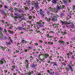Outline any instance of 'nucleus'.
Returning a JSON list of instances; mask_svg holds the SVG:
<instances>
[{
    "label": "nucleus",
    "mask_w": 75,
    "mask_h": 75,
    "mask_svg": "<svg viewBox=\"0 0 75 75\" xmlns=\"http://www.w3.org/2000/svg\"><path fill=\"white\" fill-rule=\"evenodd\" d=\"M50 15L51 17L52 18L51 19V21H55L59 17V16L56 13L55 15L53 13H51Z\"/></svg>",
    "instance_id": "1"
},
{
    "label": "nucleus",
    "mask_w": 75,
    "mask_h": 75,
    "mask_svg": "<svg viewBox=\"0 0 75 75\" xmlns=\"http://www.w3.org/2000/svg\"><path fill=\"white\" fill-rule=\"evenodd\" d=\"M59 5L57 4L56 6V8L57 10H62L64 9L65 8V6L63 5H61L60 4H59Z\"/></svg>",
    "instance_id": "2"
},
{
    "label": "nucleus",
    "mask_w": 75,
    "mask_h": 75,
    "mask_svg": "<svg viewBox=\"0 0 75 75\" xmlns=\"http://www.w3.org/2000/svg\"><path fill=\"white\" fill-rule=\"evenodd\" d=\"M44 12L41 9H39V13L40 14L41 18H44L45 17V14H44Z\"/></svg>",
    "instance_id": "3"
},
{
    "label": "nucleus",
    "mask_w": 75,
    "mask_h": 75,
    "mask_svg": "<svg viewBox=\"0 0 75 75\" xmlns=\"http://www.w3.org/2000/svg\"><path fill=\"white\" fill-rule=\"evenodd\" d=\"M37 24L38 25H37V26H38V27L40 28H43V27H44V25H45V23L44 22H42L41 23H38Z\"/></svg>",
    "instance_id": "4"
},
{
    "label": "nucleus",
    "mask_w": 75,
    "mask_h": 75,
    "mask_svg": "<svg viewBox=\"0 0 75 75\" xmlns=\"http://www.w3.org/2000/svg\"><path fill=\"white\" fill-rule=\"evenodd\" d=\"M37 64L34 63L31 64L30 65V67L31 68H34V69H35V67H37Z\"/></svg>",
    "instance_id": "5"
},
{
    "label": "nucleus",
    "mask_w": 75,
    "mask_h": 75,
    "mask_svg": "<svg viewBox=\"0 0 75 75\" xmlns=\"http://www.w3.org/2000/svg\"><path fill=\"white\" fill-rule=\"evenodd\" d=\"M44 20L45 21L46 23H49L50 21H51V18H50V17L49 16V18L45 17L43 18Z\"/></svg>",
    "instance_id": "6"
},
{
    "label": "nucleus",
    "mask_w": 75,
    "mask_h": 75,
    "mask_svg": "<svg viewBox=\"0 0 75 75\" xmlns=\"http://www.w3.org/2000/svg\"><path fill=\"white\" fill-rule=\"evenodd\" d=\"M47 72L50 75H52V74H55V72H54V69H50L49 70H47Z\"/></svg>",
    "instance_id": "7"
},
{
    "label": "nucleus",
    "mask_w": 75,
    "mask_h": 75,
    "mask_svg": "<svg viewBox=\"0 0 75 75\" xmlns=\"http://www.w3.org/2000/svg\"><path fill=\"white\" fill-rule=\"evenodd\" d=\"M74 66V65L72 64V63H70V65H68V67L69 69H70L71 72L74 71V69H72V67Z\"/></svg>",
    "instance_id": "8"
},
{
    "label": "nucleus",
    "mask_w": 75,
    "mask_h": 75,
    "mask_svg": "<svg viewBox=\"0 0 75 75\" xmlns=\"http://www.w3.org/2000/svg\"><path fill=\"white\" fill-rule=\"evenodd\" d=\"M25 2L27 4V6H28L29 7L30 6L31 4H30V3H31V1L30 0H28V1H25Z\"/></svg>",
    "instance_id": "9"
},
{
    "label": "nucleus",
    "mask_w": 75,
    "mask_h": 75,
    "mask_svg": "<svg viewBox=\"0 0 75 75\" xmlns=\"http://www.w3.org/2000/svg\"><path fill=\"white\" fill-rule=\"evenodd\" d=\"M45 36L46 37H47V38H52L54 37V36H50L49 34H47Z\"/></svg>",
    "instance_id": "10"
},
{
    "label": "nucleus",
    "mask_w": 75,
    "mask_h": 75,
    "mask_svg": "<svg viewBox=\"0 0 75 75\" xmlns=\"http://www.w3.org/2000/svg\"><path fill=\"white\" fill-rule=\"evenodd\" d=\"M38 2L36 3H35L34 4V6L35 7V9H37L38 8Z\"/></svg>",
    "instance_id": "11"
},
{
    "label": "nucleus",
    "mask_w": 75,
    "mask_h": 75,
    "mask_svg": "<svg viewBox=\"0 0 75 75\" xmlns=\"http://www.w3.org/2000/svg\"><path fill=\"white\" fill-rule=\"evenodd\" d=\"M34 74V71H33L29 70V72L28 73V75H33Z\"/></svg>",
    "instance_id": "12"
},
{
    "label": "nucleus",
    "mask_w": 75,
    "mask_h": 75,
    "mask_svg": "<svg viewBox=\"0 0 75 75\" xmlns=\"http://www.w3.org/2000/svg\"><path fill=\"white\" fill-rule=\"evenodd\" d=\"M4 62L5 64H6V62L5 60H0V65H2V64H4Z\"/></svg>",
    "instance_id": "13"
},
{
    "label": "nucleus",
    "mask_w": 75,
    "mask_h": 75,
    "mask_svg": "<svg viewBox=\"0 0 75 75\" xmlns=\"http://www.w3.org/2000/svg\"><path fill=\"white\" fill-rule=\"evenodd\" d=\"M48 9L50 11H55V9L54 8H51V7L48 8Z\"/></svg>",
    "instance_id": "14"
},
{
    "label": "nucleus",
    "mask_w": 75,
    "mask_h": 75,
    "mask_svg": "<svg viewBox=\"0 0 75 75\" xmlns=\"http://www.w3.org/2000/svg\"><path fill=\"white\" fill-rule=\"evenodd\" d=\"M52 3L54 4H58V2H57V1H56V0H52L51 1Z\"/></svg>",
    "instance_id": "15"
},
{
    "label": "nucleus",
    "mask_w": 75,
    "mask_h": 75,
    "mask_svg": "<svg viewBox=\"0 0 75 75\" xmlns=\"http://www.w3.org/2000/svg\"><path fill=\"white\" fill-rule=\"evenodd\" d=\"M45 12L47 14L48 16H50V15L51 14V13H50V11H45Z\"/></svg>",
    "instance_id": "16"
},
{
    "label": "nucleus",
    "mask_w": 75,
    "mask_h": 75,
    "mask_svg": "<svg viewBox=\"0 0 75 75\" xmlns=\"http://www.w3.org/2000/svg\"><path fill=\"white\" fill-rule=\"evenodd\" d=\"M26 6H23V8H24L25 11H27V10H29V8L27 7V5H25Z\"/></svg>",
    "instance_id": "17"
},
{
    "label": "nucleus",
    "mask_w": 75,
    "mask_h": 75,
    "mask_svg": "<svg viewBox=\"0 0 75 75\" xmlns=\"http://www.w3.org/2000/svg\"><path fill=\"white\" fill-rule=\"evenodd\" d=\"M4 36H3V33L0 30V38H3Z\"/></svg>",
    "instance_id": "18"
},
{
    "label": "nucleus",
    "mask_w": 75,
    "mask_h": 75,
    "mask_svg": "<svg viewBox=\"0 0 75 75\" xmlns=\"http://www.w3.org/2000/svg\"><path fill=\"white\" fill-rule=\"evenodd\" d=\"M8 10H9L10 11H11V13H13V7H11V6H10V8L8 9Z\"/></svg>",
    "instance_id": "19"
},
{
    "label": "nucleus",
    "mask_w": 75,
    "mask_h": 75,
    "mask_svg": "<svg viewBox=\"0 0 75 75\" xmlns=\"http://www.w3.org/2000/svg\"><path fill=\"white\" fill-rule=\"evenodd\" d=\"M43 56H44L45 58H47V57H49V55L47 54H44Z\"/></svg>",
    "instance_id": "20"
},
{
    "label": "nucleus",
    "mask_w": 75,
    "mask_h": 75,
    "mask_svg": "<svg viewBox=\"0 0 75 75\" xmlns=\"http://www.w3.org/2000/svg\"><path fill=\"white\" fill-rule=\"evenodd\" d=\"M61 23H62V25H66V24H67V23L65 22L61 21Z\"/></svg>",
    "instance_id": "21"
},
{
    "label": "nucleus",
    "mask_w": 75,
    "mask_h": 75,
    "mask_svg": "<svg viewBox=\"0 0 75 75\" xmlns=\"http://www.w3.org/2000/svg\"><path fill=\"white\" fill-rule=\"evenodd\" d=\"M21 41L22 43H23V44H26V43H27V41L24 40H22Z\"/></svg>",
    "instance_id": "22"
},
{
    "label": "nucleus",
    "mask_w": 75,
    "mask_h": 75,
    "mask_svg": "<svg viewBox=\"0 0 75 75\" xmlns=\"http://www.w3.org/2000/svg\"><path fill=\"white\" fill-rule=\"evenodd\" d=\"M53 27L54 28H58V26H57L56 24H53Z\"/></svg>",
    "instance_id": "23"
},
{
    "label": "nucleus",
    "mask_w": 75,
    "mask_h": 75,
    "mask_svg": "<svg viewBox=\"0 0 75 75\" xmlns=\"http://www.w3.org/2000/svg\"><path fill=\"white\" fill-rule=\"evenodd\" d=\"M0 48H1V50H6V47H4L2 46H0Z\"/></svg>",
    "instance_id": "24"
},
{
    "label": "nucleus",
    "mask_w": 75,
    "mask_h": 75,
    "mask_svg": "<svg viewBox=\"0 0 75 75\" xmlns=\"http://www.w3.org/2000/svg\"><path fill=\"white\" fill-rule=\"evenodd\" d=\"M47 44H49V45H53V44H54V43L51 42H47Z\"/></svg>",
    "instance_id": "25"
},
{
    "label": "nucleus",
    "mask_w": 75,
    "mask_h": 75,
    "mask_svg": "<svg viewBox=\"0 0 75 75\" xmlns=\"http://www.w3.org/2000/svg\"><path fill=\"white\" fill-rule=\"evenodd\" d=\"M6 45H11V43H10V41H9L8 42H6Z\"/></svg>",
    "instance_id": "26"
},
{
    "label": "nucleus",
    "mask_w": 75,
    "mask_h": 75,
    "mask_svg": "<svg viewBox=\"0 0 75 75\" xmlns=\"http://www.w3.org/2000/svg\"><path fill=\"white\" fill-rule=\"evenodd\" d=\"M17 30H20L21 31L22 30V27H18L17 28Z\"/></svg>",
    "instance_id": "27"
},
{
    "label": "nucleus",
    "mask_w": 75,
    "mask_h": 75,
    "mask_svg": "<svg viewBox=\"0 0 75 75\" xmlns=\"http://www.w3.org/2000/svg\"><path fill=\"white\" fill-rule=\"evenodd\" d=\"M53 66H57V62H53Z\"/></svg>",
    "instance_id": "28"
},
{
    "label": "nucleus",
    "mask_w": 75,
    "mask_h": 75,
    "mask_svg": "<svg viewBox=\"0 0 75 75\" xmlns=\"http://www.w3.org/2000/svg\"><path fill=\"white\" fill-rule=\"evenodd\" d=\"M7 31H8V33H10V34H13V32H12L11 31V30H7Z\"/></svg>",
    "instance_id": "29"
},
{
    "label": "nucleus",
    "mask_w": 75,
    "mask_h": 75,
    "mask_svg": "<svg viewBox=\"0 0 75 75\" xmlns=\"http://www.w3.org/2000/svg\"><path fill=\"white\" fill-rule=\"evenodd\" d=\"M15 16H17V17H20V15L18 14V13H16L15 14Z\"/></svg>",
    "instance_id": "30"
},
{
    "label": "nucleus",
    "mask_w": 75,
    "mask_h": 75,
    "mask_svg": "<svg viewBox=\"0 0 75 75\" xmlns=\"http://www.w3.org/2000/svg\"><path fill=\"white\" fill-rule=\"evenodd\" d=\"M12 72H15V71H14V69L13 68H11L10 70Z\"/></svg>",
    "instance_id": "31"
},
{
    "label": "nucleus",
    "mask_w": 75,
    "mask_h": 75,
    "mask_svg": "<svg viewBox=\"0 0 75 75\" xmlns=\"http://www.w3.org/2000/svg\"><path fill=\"white\" fill-rule=\"evenodd\" d=\"M0 11L2 14H4V10H0Z\"/></svg>",
    "instance_id": "32"
},
{
    "label": "nucleus",
    "mask_w": 75,
    "mask_h": 75,
    "mask_svg": "<svg viewBox=\"0 0 75 75\" xmlns=\"http://www.w3.org/2000/svg\"><path fill=\"white\" fill-rule=\"evenodd\" d=\"M29 58H30V59H34V57H33V56L31 55H30L29 56Z\"/></svg>",
    "instance_id": "33"
},
{
    "label": "nucleus",
    "mask_w": 75,
    "mask_h": 75,
    "mask_svg": "<svg viewBox=\"0 0 75 75\" xmlns=\"http://www.w3.org/2000/svg\"><path fill=\"white\" fill-rule=\"evenodd\" d=\"M60 43H61V44H65V42L64 41H59Z\"/></svg>",
    "instance_id": "34"
},
{
    "label": "nucleus",
    "mask_w": 75,
    "mask_h": 75,
    "mask_svg": "<svg viewBox=\"0 0 75 75\" xmlns=\"http://www.w3.org/2000/svg\"><path fill=\"white\" fill-rule=\"evenodd\" d=\"M72 24V22H71V21H69V22L67 23V25H68V24Z\"/></svg>",
    "instance_id": "35"
},
{
    "label": "nucleus",
    "mask_w": 75,
    "mask_h": 75,
    "mask_svg": "<svg viewBox=\"0 0 75 75\" xmlns=\"http://www.w3.org/2000/svg\"><path fill=\"white\" fill-rule=\"evenodd\" d=\"M55 74L56 75H59L60 73H59L58 71H56Z\"/></svg>",
    "instance_id": "36"
},
{
    "label": "nucleus",
    "mask_w": 75,
    "mask_h": 75,
    "mask_svg": "<svg viewBox=\"0 0 75 75\" xmlns=\"http://www.w3.org/2000/svg\"><path fill=\"white\" fill-rule=\"evenodd\" d=\"M12 4L14 6H17V3H13Z\"/></svg>",
    "instance_id": "37"
},
{
    "label": "nucleus",
    "mask_w": 75,
    "mask_h": 75,
    "mask_svg": "<svg viewBox=\"0 0 75 75\" xmlns=\"http://www.w3.org/2000/svg\"><path fill=\"white\" fill-rule=\"evenodd\" d=\"M49 58L50 59V60H52V59L53 58V57L52 56H51L49 57Z\"/></svg>",
    "instance_id": "38"
},
{
    "label": "nucleus",
    "mask_w": 75,
    "mask_h": 75,
    "mask_svg": "<svg viewBox=\"0 0 75 75\" xmlns=\"http://www.w3.org/2000/svg\"><path fill=\"white\" fill-rule=\"evenodd\" d=\"M7 50H8V52H9V53H11V52H12V51L9 49H7Z\"/></svg>",
    "instance_id": "39"
},
{
    "label": "nucleus",
    "mask_w": 75,
    "mask_h": 75,
    "mask_svg": "<svg viewBox=\"0 0 75 75\" xmlns=\"http://www.w3.org/2000/svg\"><path fill=\"white\" fill-rule=\"evenodd\" d=\"M22 11V10L20 8L18 10V11L19 13H21V11Z\"/></svg>",
    "instance_id": "40"
},
{
    "label": "nucleus",
    "mask_w": 75,
    "mask_h": 75,
    "mask_svg": "<svg viewBox=\"0 0 75 75\" xmlns=\"http://www.w3.org/2000/svg\"><path fill=\"white\" fill-rule=\"evenodd\" d=\"M7 39H8V38H7V37H5L4 38V40H7Z\"/></svg>",
    "instance_id": "41"
},
{
    "label": "nucleus",
    "mask_w": 75,
    "mask_h": 75,
    "mask_svg": "<svg viewBox=\"0 0 75 75\" xmlns=\"http://www.w3.org/2000/svg\"><path fill=\"white\" fill-rule=\"evenodd\" d=\"M14 10L16 11H17L18 10V9L16 8H14Z\"/></svg>",
    "instance_id": "42"
},
{
    "label": "nucleus",
    "mask_w": 75,
    "mask_h": 75,
    "mask_svg": "<svg viewBox=\"0 0 75 75\" xmlns=\"http://www.w3.org/2000/svg\"><path fill=\"white\" fill-rule=\"evenodd\" d=\"M59 58L60 59L62 60V61H63V59H64V58H63V57H61V56H60L59 57Z\"/></svg>",
    "instance_id": "43"
},
{
    "label": "nucleus",
    "mask_w": 75,
    "mask_h": 75,
    "mask_svg": "<svg viewBox=\"0 0 75 75\" xmlns=\"http://www.w3.org/2000/svg\"><path fill=\"white\" fill-rule=\"evenodd\" d=\"M4 31L5 33L6 34V33H7V31L6 29H4Z\"/></svg>",
    "instance_id": "44"
},
{
    "label": "nucleus",
    "mask_w": 75,
    "mask_h": 75,
    "mask_svg": "<svg viewBox=\"0 0 75 75\" xmlns=\"http://www.w3.org/2000/svg\"><path fill=\"white\" fill-rule=\"evenodd\" d=\"M63 2H64V3H67V0H64Z\"/></svg>",
    "instance_id": "45"
},
{
    "label": "nucleus",
    "mask_w": 75,
    "mask_h": 75,
    "mask_svg": "<svg viewBox=\"0 0 75 75\" xmlns=\"http://www.w3.org/2000/svg\"><path fill=\"white\" fill-rule=\"evenodd\" d=\"M26 69H28V68H29V65L28 64L26 65Z\"/></svg>",
    "instance_id": "46"
},
{
    "label": "nucleus",
    "mask_w": 75,
    "mask_h": 75,
    "mask_svg": "<svg viewBox=\"0 0 75 75\" xmlns=\"http://www.w3.org/2000/svg\"><path fill=\"white\" fill-rule=\"evenodd\" d=\"M62 65H64V66H65L67 64H65L64 63H62Z\"/></svg>",
    "instance_id": "47"
},
{
    "label": "nucleus",
    "mask_w": 75,
    "mask_h": 75,
    "mask_svg": "<svg viewBox=\"0 0 75 75\" xmlns=\"http://www.w3.org/2000/svg\"><path fill=\"white\" fill-rule=\"evenodd\" d=\"M12 68H13V69H15V68H16V66H14V65L12 66Z\"/></svg>",
    "instance_id": "48"
},
{
    "label": "nucleus",
    "mask_w": 75,
    "mask_h": 75,
    "mask_svg": "<svg viewBox=\"0 0 75 75\" xmlns=\"http://www.w3.org/2000/svg\"><path fill=\"white\" fill-rule=\"evenodd\" d=\"M4 14L5 15V16H6V17H7V13L4 12Z\"/></svg>",
    "instance_id": "49"
},
{
    "label": "nucleus",
    "mask_w": 75,
    "mask_h": 75,
    "mask_svg": "<svg viewBox=\"0 0 75 75\" xmlns=\"http://www.w3.org/2000/svg\"><path fill=\"white\" fill-rule=\"evenodd\" d=\"M0 30H1V31H2V30H3V28L1 27H0Z\"/></svg>",
    "instance_id": "50"
},
{
    "label": "nucleus",
    "mask_w": 75,
    "mask_h": 75,
    "mask_svg": "<svg viewBox=\"0 0 75 75\" xmlns=\"http://www.w3.org/2000/svg\"><path fill=\"white\" fill-rule=\"evenodd\" d=\"M28 18L29 19H30V20H31V19H32V17H31V16H29L28 17Z\"/></svg>",
    "instance_id": "51"
},
{
    "label": "nucleus",
    "mask_w": 75,
    "mask_h": 75,
    "mask_svg": "<svg viewBox=\"0 0 75 75\" xmlns=\"http://www.w3.org/2000/svg\"><path fill=\"white\" fill-rule=\"evenodd\" d=\"M43 3H45V4H47V1L46 0H44L43 1Z\"/></svg>",
    "instance_id": "52"
},
{
    "label": "nucleus",
    "mask_w": 75,
    "mask_h": 75,
    "mask_svg": "<svg viewBox=\"0 0 75 75\" xmlns=\"http://www.w3.org/2000/svg\"><path fill=\"white\" fill-rule=\"evenodd\" d=\"M8 40H9V41L11 40V38L10 37H8Z\"/></svg>",
    "instance_id": "53"
},
{
    "label": "nucleus",
    "mask_w": 75,
    "mask_h": 75,
    "mask_svg": "<svg viewBox=\"0 0 75 75\" xmlns=\"http://www.w3.org/2000/svg\"><path fill=\"white\" fill-rule=\"evenodd\" d=\"M4 73H7V71L6 70H4Z\"/></svg>",
    "instance_id": "54"
},
{
    "label": "nucleus",
    "mask_w": 75,
    "mask_h": 75,
    "mask_svg": "<svg viewBox=\"0 0 75 75\" xmlns=\"http://www.w3.org/2000/svg\"><path fill=\"white\" fill-rule=\"evenodd\" d=\"M62 34H63V35H65V34H67V33H66L65 32H63Z\"/></svg>",
    "instance_id": "55"
},
{
    "label": "nucleus",
    "mask_w": 75,
    "mask_h": 75,
    "mask_svg": "<svg viewBox=\"0 0 75 75\" xmlns=\"http://www.w3.org/2000/svg\"><path fill=\"white\" fill-rule=\"evenodd\" d=\"M1 22L3 23V24H5V23H4V21L1 20Z\"/></svg>",
    "instance_id": "56"
},
{
    "label": "nucleus",
    "mask_w": 75,
    "mask_h": 75,
    "mask_svg": "<svg viewBox=\"0 0 75 75\" xmlns=\"http://www.w3.org/2000/svg\"><path fill=\"white\" fill-rule=\"evenodd\" d=\"M69 53L70 55H72V54H73V53L71 52H69Z\"/></svg>",
    "instance_id": "57"
},
{
    "label": "nucleus",
    "mask_w": 75,
    "mask_h": 75,
    "mask_svg": "<svg viewBox=\"0 0 75 75\" xmlns=\"http://www.w3.org/2000/svg\"><path fill=\"white\" fill-rule=\"evenodd\" d=\"M67 3H70L71 2L70 0H67Z\"/></svg>",
    "instance_id": "58"
},
{
    "label": "nucleus",
    "mask_w": 75,
    "mask_h": 75,
    "mask_svg": "<svg viewBox=\"0 0 75 75\" xmlns=\"http://www.w3.org/2000/svg\"><path fill=\"white\" fill-rule=\"evenodd\" d=\"M26 30V29L25 28H23V27H22V30Z\"/></svg>",
    "instance_id": "59"
},
{
    "label": "nucleus",
    "mask_w": 75,
    "mask_h": 75,
    "mask_svg": "<svg viewBox=\"0 0 75 75\" xmlns=\"http://www.w3.org/2000/svg\"><path fill=\"white\" fill-rule=\"evenodd\" d=\"M10 42H11V43H13V40H12V39H11V40H10Z\"/></svg>",
    "instance_id": "60"
},
{
    "label": "nucleus",
    "mask_w": 75,
    "mask_h": 75,
    "mask_svg": "<svg viewBox=\"0 0 75 75\" xmlns=\"http://www.w3.org/2000/svg\"><path fill=\"white\" fill-rule=\"evenodd\" d=\"M24 32H23V31H21V33H20V34H23Z\"/></svg>",
    "instance_id": "61"
},
{
    "label": "nucleus",
    "mask_w": 75,
    "mask_h": 75,
    "mask_svg": "<svg viewBox=\"0 0 75 75\" xmlns=\"http://www.w3.org/2000/svg\"><path fill=\"white\" fill-rule=\"evenodd\" d=\"M39 42H41V43H42V40H39Z\"/></svg>",
    "instance_id": "62"
},
{
    "label": "nucleus",
    "mask_w": 75,
    "mask_h": 75,
    "mask_svg": "<svg viewBox=\"0 0 75 75\" xmlns=\"http://www.w3.org/2000/svg\"><path fill=\"white\" fill-rule=\"evenodd\" d=\"M50 33H52V34L54 33V32L52 31H50Z\"/></svg>",
    "instance_id": "63"
},
{
    "label": "nucleus",
    "mask_w": 75,
    "mask_h": 75,
    "mask_svg": "<svg viewBox=\"0 0 75 75\" xmlns=\"http://www.w3.org/2000/svg\"><path fill=\"white\" fill-rule=\"evenodd\" d=\"M24 51H25V52H28V51L27 49L25 50Z\"/></svg>",
    "instance_id": "64"
}]
</instances>
